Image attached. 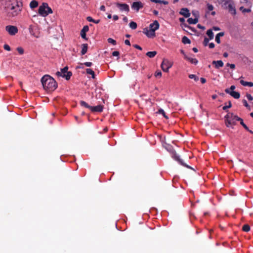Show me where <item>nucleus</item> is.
<instances>
[{
    "label": "nucleus",
    "mask_w": 253,
    "mask_h": 253,
    "mask_svg": "<svg viewBox=\"0 0 253 253\" xmlns=\"http://www.w3.org/2000/svg\"><path fill=\"white\" fill-rule=\"evenodd\" d=\"M0 3L1 10L8 17H15L22 10V0H0Z\"/></svg>",
    "instance_id": "nucleus-1"
},
{
    "label": "nucleus",
    "mask_w": 253,
    "mask_h": 253,
    "mask_svg": "<svg viewBox=\"0 0 253 253\" xmlns=\"http://www.w3.org/2000/svg\"><path fill=\"white\" fill-rule=\"evenodd\" d=\"M43 88L47 91H52L57 87L55 80L49 75H44L41 79Z\"/></svg>",
    "instance_id": "nucleus-2"
},
{
    "label": "nucleus",
    "mask_w": 253,
    "mask_h": 253,
    "mask_svg": "<svg viewBox=\"0 0 253 253\" xmlns=\"http://www.w3.org/2000/svg\"><path fill=\"white\" fill-rule=\"evenodd\" d=\"M219 4H221V6L228 10L232 15L236 14V10L235 9V4L232 0H217Z\"/></svg>",
    "instance_id": "nucleus-3"
},
{
    "label": "nucleus",
    "mask_w": 253,
    "mask_h": 253,
    "mask_svg": "<svg viewBox=\"0 0 253 253\" xmlns=\"http://www.w3.org/2000/svg\"><path fill=\"white\" fill-rule=\"evenodd\" d=\"M52 13V10L47 3L43 2L39 7L38 13L42 17H46Z\"/></svg>",
    "instance_id": "nucleus-4"
},
{
    "label": "nucleus",
    "mask_w": 253,
    "mask_h": 253,
    "mask_svg": "<svg viewBox=\"0 0 253 253\" xmlns=\"http://www.w3.org/2000/svg\"><path fill=\"white\" fill-rule=\"evenodd\" d=\"M165 141L163 144V146L165 149L171 154V157L174 158V152L173 150V146L170 144V142L173 143L174 140L169 136L165 137Z\"/></svg>",
    "instance_id": "nucleus-5"
},
{
    "label": "nucleus",
    "mask_w": 253,
    "mask_h": 253,
    "mask_svg": "<svg viewBox=\"0 0 253 253\" xmlns=\"http://www.w3.org/2000/svg\"><path fill=\"white\" fill-rule=\"evenodd\" d=\"M68 67L66 66L64 68L61 69L60 72H57L56 75L58 77L61 76L63 78H65L66 80H69L72 75V73L70 71L68 72Z\"/></svg>",
    "instance_id": "nucleus-6"
},
{
    "label": "nucleus",
    "mask_w": 253,
    "mask_h": 253,
    "mask_svg": "<svg viewBox=\"0 0 253 253\" xmlns=\"http://www.w3.org/2000/svg\"><path fill=\"white\" fill-rule=\"evenodd\" d=\"M172 65V62L169 61L168 59H165L163 60V61L161 64V67L164 72H167L168 71L169 69L171 67Z\"/></svg>",
    "instance_id": "nucleus-7"
},
{
    "label": "nucleus",
    "mask_w": 253,
    "mask_h": 253,
    "mask_svg": "<svg viewBox=\"0 0 253 253\" xmlns=\"http://www.w3.org/2000/svg\"><path fill=\"white\" fill-rule=\"evenodd\" d=\"M6 31L11 36L15 35L18 33V28L15 26L8 25L5 27Z\"/></svg>",
    "instance_id": "nucleus-8"
},
{
    "label": "nucleus",
    "mask_w": 253,
    "mask_h": 253,
    "mask_svg": "<svg viewBox=\"0 0 253 253\" xmlns=\"http://www.w3.org/2000/svg\"><path fill=\"white\" fill-rule=\"evenodd\" d=\"M232 116V113H228L225 117V123L226 124V126L229 127L230 125H236V122L232 121L231 118Z\"/></svg>",
    "instance_id": "nucleus-9"
},
{
    "label": "nucleus",
    "mask_w": 253,
    "mask_h": 253,
    "mask_svg": "<svg viewBox=\"0 0 253 253\" xmlns=\"http://www.w3.org/2000/svg\"><path fill=\"white\" fill-rule=\"evenodd\" d=\"M29 31L30 33V34L35 37V38H39L40 37V34L39 32L38 31L37 28L36 27L33 25H30L29 27Z\"/></svg>",
    "instance_id": "nucleus-10"
},
{
    "label": "nucleus",
    "mask_w": 253,
    "mask_h": 253,
    "mask_svg": "<svg viewBox=\"0 0 253 253\" xmlns=\"http://www.w3.org/2000/svg\"><path fill=\"white\" fill-rule=\"evenodd\" d=\"M117 6L119 8L121 11H125L127 12H128L129 11V8L128 4L126 3H121L119 2H117L116 3Z\"/></svg>",
    "instance_id": "nucleus-11"
},
{
    "label": "nucleus",
    "mask_w": 253,
    "mask_h": 253,
    "mask_svg": "<svg viewBox=\"0 0 253 253\" xmlns=\"http://www.w3.org/2000/svg\"><path fill=\"white\" fill-rule=\"evenodd\" d=\"M143 7V3L139 1H135L132 3L131 4V8L138 12L140 8H142Z\"/></svg>",
    "instance_id": "nucleus-12"
},
{
    "label": "nucleus",
    "mask_w": 253,
    "mask_h": 253,
    "mask_svg": "<svg viewBox=\"0 0 253 253\" xmlns=\"http://www.w3.org/2000/svg\"><path fill=\"white\" fill-rule=\"evenodd\" d=\"M104 108V106L102 105H98L96 106H91L90 107V110L92 112H102L103 111Z\"/></svg>",
    "instance_id": "nucleus-13"
},
{
    "label": "nucleus",
    "mask_w": 253,
    "mask_h": 253,
    "mask_svg": "<svg viewBox=\"0 0 253 253\" xmlns=\"http://www.w3.org/2000/svg\"><path fill=\"white\" fill-rule=\"evenodd\" d=\"M144 33L146 35L148 38H153L155 36V30H148L147 28L144 29Z\"/></svg>",
    "instance_id": "nucleus-14"
},
{
    "label": "nucleus",
    "mask_w": 253,
    "mask_h": 253,
    "mask_svg": "<svg viewBox=\"0 0 253 253\" xmlns=\"http://www.w3.org/2000/svg\"><path fill=\"white\" fill-rule=\"evenodd\" d=\"M225 91L227 93L230 94L232 96L234 97L236 99H238L240 98V93L238 92L234 91H230L229 88H227L225 89Z\"/></svg>",
    "instance_id": "nucleus-15"
},
{
    "label": "nucleus",
    "mask_w": 253,
    "mask_h": 253,
    "mask_svg": "<svg viewBox=\"0 0 253 253\" xmlns=\"http://www.w3.org/2000/svg\"><path fill=\"white\" fill-rule=\"evenodd\" d=\"M89 30V27L88 26H84L81 31V37L85 40H86V33Z\"/></svg>",
    "instance_id": "nucleus-16"
},
{
    "label": "nucleus",
    "mask_w": 253,
    "mask_h": 253,
    "mask_svg": "<svg viewBox=\"0 0 253 253\" xmlns=\"http://www.w3.org/2000/svg\"><path fill=\"white\" fill-rule=\"evenodd\" d=\"M174 158H175V160H176V161H177L179 164H180L181 165L188 168H189V169H192L194 170V169L190 167V166L187 165L183 161L182 159H181L179 157V156H177L175 153V156H174Z\"/></svg>",
    "instance_id": "nucleus-17"
},
{
    "label": "nucleus",
    "mask_w": 253,
    "mask_h": 253,
    "mask_svg": "<svg viewBox=\"0 0 253 253\" xmlns=\"http://www.w3.org/2000/svg\"><path fill=\"white\" fill-rule=\"evenodd\" d=\"M159 23L158 21L155 20L153 23L150 24L149 28L151 30H157L159 28Z\"/></svg>",
    "instance_id": "nucleus-18"
},
{
    "label": "nucleus",
    "mask_w": 253,
    "mask_h": 253,
    "mask_svg": "<svg viewBox=\"0 0 253 253\" xmlns=\"http://www.w3.org/2000/svg\"><path fill=\"white\" fill-rule=\"evenodd\" d=\"M180 14L186 17H189L190 13L187 8H182L180 11Z\"/></svg>",
    "instance_id": "nucleus-19"
},
{
    "label": "nucleus",
    "mask_w": 253,
    "mask_h": 253,
    "mask_svg": "<svg viewBox=\"0 0 253 253\" xmlns=\"http://www.w3.org/2000/svg\"><path fill=\"white\" fill-rule=\"evenodd\" d=\"M212 64L215 65V68H218L219 67H222L223 66V63L221 60L218 61H213Z\"/></svg>",
    "instance_id": "nucleus-20"
},
{
    "label": "nucleus",
    "mask_w": 253,
    "mask_h": 253,
    "mask_svg": "<svg viewBox=\"0 0 253 253\" xmlns=\"http://www.w3.org/2000/svg\"><path fill=\"white\" fill-rule=\"evenodd\" d=\"M38 2L36 0H33L30 3V7L31 9H33L38 6Z\"/></svg>",
    "instance_id": "nucleus-21"
},
{
    "label": "nucleus",
    "mask_w": 253,
    "mask_h": 253,
    "mask_svg": "<svg viewBox=\"0 0 253 253\" xmlns=\"http://www.w3.org/2000/svg\"><path fill=\"white\" fill-rule=\"evenodd\" d=\"M82 46V51H81V54H82V55H84L87 52V47H88L87 44L84 43V44H83Z\"/></svg>",
    "instance_id": "nucleus-22"
},
{
    "label": "nucleus",
    "mask_w": 253,
    "mask_h": 253,
    "mask_svg": "<svg viewBox=\"0 0 253 253\" xmlns=\"http://www.w3.org/2000/svg\"><path fill=\"white\" fill-rule=\"evenodd\" d=\"M240 83L241 84H242L244 86L248 85L251 87L253 86V83L245 82L244 80H241Z\"/></svg>",
    "instance_id": "nucleus-23"
},
{
    "label": "nucleus",
    "mask_w": 253,
    "mask_h": 253,
    "mask_svg": "<svg viewBox=\"0 0 253 253\" xmlns=\"http://www.w3.org/2000/svg\"><path fill=\"white\" fill-rule=\"evenodd\" d=\"M185 58L189 60L192 63L196 64L198 63V61L196 59L189 57L186 55H185Z\"/></svg>",
    "instance_id": "nucleus-24"
},
{
    "label": "nucleus",
    "mask_w": 253,
    "mask_h": 253,
    "mask_svg": "<svg viewBox=\"0 0 253 253\" xmlns=\"http://www.w3.org/2000/svg\"><path fill=\"white\" fill-rule=\"evenodd\" d=\"M157 52L155 51H149L146 53V55L150 58H153L156 54Z\"/></svg>",
    "instance_id": "nucleus-25"
},
{
    "label": "nucleus",
    "mask_w": 253,
    "mask_h": 253,
    "mask_svg": "<svg viewBox=\"0 0 253 253\" xmlns=\"http://www.w3.org/2000/svg\"><path fill=\"white\" fill-rule=\"evenodd\" d=\"M86 72L87 74L91 75L93 79L95 78V74L92 69L87 68L86 69Z\"/></svg>",
    "instance_id": "nucleus-26"
},
{
    "label": "nucleus",
    "mask_w": 253,
    "mask_h": 253,
    "mask_svg": "<svg viewBox=\"0 0 253 253\" xmlns=\"http://www.w3.org/2000/svg\"><path fill=\"white\" fill-rule=\"evenodd\" d=\"M86 20L89 22H92L94 23L98 24L100 22V20L99 19L94 20L91 17L88 16L86 17Z\"/></svg>",
    "instance_id": "nucleus-27"
},
{
    "label": "nucleus",
    "mask_w": 253,
    "mask_h": 253,
    "mask_svg": "<svg viewBox=\"0 0 253 253\" xmlns=\"http://www.w3.org/2000/svg\"><path fill=\"white\" fill-rule=\"evenodd\" d=\"M188 22L189 23V24H196L198 22V20L197 19V18H190L188 19L187 20Z\"/></svg>",
    "instance_id": "nucleus-28"
},
{
    "label": "nucleus",
    "mask_w": 253,
    "mask_h": 253,
    "mask_svg": "<svg viewBox=\"0 0 253 253\" xmlns=\"http://www.w3.org/2000/svg\"><path fill=\"white\" fill-rule=\"evenodd\" d=\"M182 27H183L184 30H185V31H186L187 32H189L188 30H191V31H193L194 32L196 31L193 29H192L191 27L185 24H183Z\"/></svg>",
    "instance_id": "nucleus-29"
},
{
    "label": "nucleus",
    "mask_w": 253,
    "mask_h": 253,
    "mask_svg": "<svg viewBox=\"0 0 253 253\" xmlns=\"http://www.w3.org/2000/svg\"><path fill=\"white\" fill-rule=\"evenodd\" d=\"M223 35L224 33L222 32L219 33L216 35L215 37V41L218 43L220 42V37L223 36Z\"/></svg>",
    "instance_id": "nucleus-30"
},
{
    "label": "nucleus",
    "mask_w": 253,
    "mask_h": 253,
    "mask_svg": "<svg viewBox=\"0 0 253 253\" xmlns=\"http://www.w3.org/2000/svg\"><path fill=\"white\" fill-rule=\"evenodd\" d=\"M80 105L84 107L85 108H88L90 110L91 106L89 105L86 102H85L84 101H80Z\"/></svg>",
    "instance_id": "nucleus-31"
},
{
    "label": "nucleus",
    "mask_w": 253,
    "mask_h": 253,
    "mask_svg": "<svg viewBox=\"0 0 253 253\" xmlns=\"http://www.w3.org/2000/svg\"><path fill=\"white\" fill-rule=\"evenodd\" d=\"M129 27L131 29H133V30H134V29H136V28H137V24H136V23L135 22H133V21L130 22L129 23Z\"/></svg>",
    "instance_id": "nucleus-32"
},
{
    "label": "nucleus",
    "mask_w": 253,
    "mask_h": 253,
    "mask_svg": "<svg viewBox=\"0 0 253 253\" xmlns=\"http://www.w3.org/2000/svg\"><path fill=\"white\" fill-rule=\"evenodd\" d=\"M207 34L211 40L213 38V33L211 30H209L207 32Z\"/></svg>",
    "instance_id": "nucleus-33"
},
{
    "label": "nucleus",
    "mask_w": 253,
    "mask_h": 253,
    "mask_svg": "<svg viewBox=\"0 0 253 253\" xmlns=\"http://www.w3.org/2000/svg\"><path fill=\"white\" fill-rule=\"evenodd\" d=\"M230 119H231V120H232V121L235 122L236 120L239 121V120H241V118L238 117L237 116L234 115L232 113V116Z\"/></svg>",
    "instance_id": "nucleus-34"
},
{
    "label": "nucleus",
    "mask_w": 253,
    "mask_h": 253,
    "mask_svg": "<svg viewBox=\"0 0 253 253\" xmlns=\"http://www.w3.org/2000/svg\"><path fill=\"white\" fill-rule=\"evenodd\" d=\"M155 77L156 78H161L162 76V72L160 70H157L154 74Z\"/></svg>",
    "instance_id": "nucleus-35"
},
{
    "label": "nucleus",
    "mask_w": 253,
    "mask_h": 253,
    "mask_svg": "<svg viewBox=\"0 0 253 253\" xmlns=\"http://www.w3.org/2000/svg\"><path fill=\"white\" fill-rule=\"evenodd\" d=\"M182 42L184 43H190V41L189 39H188L186 37H183L182 38Z\"/></svg>",
    "instance_id": "nucleus-36"
},
{
    "label": "nucleus",
    "mask_w": 253,
    "mask_h": 253,
    "mask_svg": "<svg viewBox=\"0 0 253 253\" xmlns=\"http://www.w3.org/2000/svg\"><path fill=\"white\" fill-rule=\"evenodd\" d=\"M192 13V15L194 16V18H197V19L198 20V18L199 17V14L198 11H193Z\"/></svg>",
    "instance_id": "nucleus-37"
},
{
    "label": "nucleus",
    "mask_w": 253,
    "mask_h": 253,
    "mask_svg": "<svg viewBox=\"0 0 253 253\" xmlns=\"http://www.w3.org/2000/svg\"><path fill=\"white\" fill-rule=\"evenodd\" d=\"M107 41L109 43H112L114 45H116L117 43L116 41L115 40L110 38L107 39Z\"/></svg>",
    "instance_id": "nucleus-38"
},
{
    "label": "nucleus",
    "mask_w": 253,
    "mask_h": 253,
    "mask_svg": "<svg viewBox=\"0 0 253 253\" xmlns=\"http://www.w3.org/2000/svg\"><path fill=\"white\" fill-rule=\"evenodd\" d=\"M240 10H241L242 11V12H243V13H245V12H250L251 11V9H250V8H248V9L244 8L242 6L240 8Z\"/></svg>",
    "instance_id": "nucleus-39"
},
{
    "label": "nucleus",
    "mask_w": 253,
    "mask_h": 253,
    "mask_svg": "<svg viewBox=\"0 0 253 253\" xmlns=\"http://www.w3.org/2000/svg\"><path fill=\"white\" fill-rule=\"evenodd\" d=\"M250 227L249 225H248L247 224L244 225L243 227V230L244 231L248 232L250 230Z\"/></svg>",
    "instance_id": "nucleus-40"
},
{
    "label": "nucleus",
    "mask_w": 253,
    "mask_h": 253,
    "mask_svg": "<svg viewBox=\"0 0 253 253\" xmlns=\"http://www.w3.org/2000/svg\"><path fill=\"white\" fill-rule=\"evenodd\" d=\"M17 50L19 52L20 54H23L24 53V49L21 47H18L17 48Z\"/></svg>",
    "instance_id": "nucleus-41"
},
{
    "label": "nucleus",
    "mask_w": 253,
    "mask_h": 253,
    "mask_svg": "<svg viewBox=\"0 0 253 253\" xmlns=\"http://www.w3.org/2000/svg\"><path fill=\"white\" fill-rule=\"evenodd\" d=\"M189 77L190 79H194L195 81H197L199 80L198 77L193 74L189 75Z\"/></svg>",
    "instance_id": "nucleus-42"
},
{
    "label": "nucleus",
    "mask_w": 253,
    "mask_h": 253,
    "mask_svg": "<svg viewBox=\"0 0 253 253\" xmlns=\"http://www.w3.org/2000/svg\"><path fill=\"white\" fill-rule=\"evenodd\" d=\"M207 8L208 11H212L214 7L210 3H207Z\"/></svg>",
    "instance_id": "nucleus-43"
},
{
    "label": "nucleus",
    "mask_w": 253,
    "mask_h": 253,
    "mask_svg": "<svg viewBox=\"0 0 253 253\" xmlns=\"http://www.w3.org/2000/svg\"><path fill=\"white\" fill-rule=\"evenodd\" d=\"M240 121V123L242 125V126L247 130H249L248 127L244 124L243 122V120L241 119V120H239Z\"/></svg>",
    "instance_id": "nucleus-44"
},
{
    "label": "nucleus",
    "mask_w": 253,
    "mask_h": 253,
    "mask_svg": "<svg viewBox=\"0 0 253 253\" xmlns=\"http://www.w3.org/2000/svg\"><path fill=\"white\" fill-rule=\"evenodd\" d=\"M158 113L162 114L166 118H168V117L165 114V111L163 109H160V110H159Z\"/></svg>",
    "instance_id": "nucleus-45"
},
{
    "label": "nucleus",
    "mask_w": 253,
    "mask_h": 253,
    "mask_svg": "<svg viewBox=\"0 0 253 253\" xmlns=\"http://www.w3.org/2000/svg\"><path fill=\"white\" fill-rule=\"evenodd\" d=\"M81 65H84L86 67H90L92 63L90 62H84V63H81L80 64Z\"/></svg>",
    "instance_id": "nucleus-46"
},
{
    "label": "nucleus",
    "mask_w": 253,
    "mask_h": 253,
    "mask_svg": "<svg viewBox=\"0 0 253 253\" xmlns=\"http://www.w3.org/2000/svg\"><path fill=\"white\" fill-rule=\"evenodd\" d=\"M119 55H120V53L118 51H115L112 52V55L113 56H118V59L119 58Z\"/></svg>",
    "instance_id": "nucleus-47"
},
{
    "label": "nucleus",
    "mask_w": 253,
    "mask_h": 253,
    "mask_svg": "<svg viewBox=\"0 0 253 253\" xmlns=\"http://www.w3.org/2000/svg\"><path fill=\"white\" fill-rule=\"evenodd\" d=\"M3 48L6 50H7V51H10V46L8 44H5L3 45Z\"/></svg>",
    "instance_id": "nucleus-48"
},
{
    "label": "nucleus",
    "mask_w": 253,
    "mask_h": 253,
    "mask_svg": "<svg viewBox=\"0 0 253 253\" xmlns=\"http://www.w3.org/2000/svg\"><path fill=\"white\" fill-rule=\"evenodd\" d=\"M228 103H229V105L228 106L226 105V106H224L223 107V110H225L227 108H230L231 107V102L229 101L228 102Z\"/></svg>",
    "instance_id": "nucleus-49"
},
{
    "label": "nucleus",
    "mask_w": 253,
    "mask_h": 253,
    "mask_svg": "<svg viewBox=\"0 0 253 253\" xmlns=\"http://www.w3.org/2000/svg\"><path fill=\"white\" fill-rule=\"evenodd\" d=\"M209 40L207 38H205L204 39V44L205 46H207L208 42H209Z\"/></svg>",
    "instance_id": "nucleus-50"
},
{
    "label": "nucleus",
    "mask_w": 253,
    "mask_h": 253,
    "mask_svg": "<svg viewBox=\"0 0 253 253\" xmlns=\"http://www.w3.org/2000/svg\"><path fill=\"white\" fill-rule=\"evenodd\" d=\"M133 46L134 48H136L137 49H139L140 50H141L142 49V48L139 45H137V44H133Z\"/></svg>",
    "instance_id": "nucleus-51"
},
{
    "label": "nucleus",
    "mask_w": 253,
    "mask_h": 253,
    "mask_svg": "<svg viewBox=\"0 0 253 253\" xmlns=\"http://www.w3.org/2000/svg\"><path fill=\"white\" fill-rule=\"evenodd\" d=\"M243 103H244V105H245L246 107H247V108H248L249 109H250V106L248 105V103H247V101H246V100H243Z\"/></svg>",
    "instance_id": "nucleus-52"
},
{
    "label": "nucleus",
    "mask_w": 253,
    "mask_h": 253,
    "mask_svg": "<svg viewBox=\"0 0 253 253\" xmlns=\"http://www.w3.org/2000/svg\"><path fill=\"white\" fill-rule=\"evenodd\" d=\"M247 97L248 99L250 100H252L253 99V97L251 96V94H247Z\"/></svg>",
    "instance_id": "nucleus-53"
},
{
    "label": "nucleus",
    "mask_w": 253,
    "mask_h": 253,
    "mask_svg": "<svg viewBox=\"0 0 253 253\" xmlns=\"http://www.w3.org/2000/svg\"><path fill=\"white\" fill-rule=\"evenodd\" d=\"M151 1L155 3H161V0H150Z\"/></svg>",
    "instance_id": "nucleus-54"
},
{
    "label": "nucleus",
    "mask_w": 253,
    "mask_h": 253,
    "mask_svg": "<svg viewBox=\"0 0 253 253\" xmlns=\"http://www.w3.org/2000/svg\"><path fill=\"white\" fill-rule=\"evenodd\" d=\"M125 43L126 44V45H130V42L129 40H126L125 41Z\"/></svg>",
    "instance_id": "nucleus-55"
},
{
    "label": "nucleus",
    "mask_w": 253,
    "mask_h": 253,
    "mask_svg": "<svg viewBox=\"0 0 253 253\" xmlns=\"http://www.w3.org/2000/svg\"><path fill=\"white\" fill-rule=\"evenodd\" d=\"M113 19H114L115 21H116V20H117L119 19V17H118V15H114L113 16Z\"/></svg>",
    "instance_id": "nucleus-56"
},
{
    "label": "nucleus",
    "mask_w": 253,
    "mask_h": 253,
    "mask_svg": "<svg viewBox=\"0 0 253 253\" xmlns=\"http://www.w3.org/2000/svg\"><path fill=\"white\" fill-rule=\"evenodd\" d=\"M100 9L101 11H105V7L104 5H101L100 7Z\"/></svg>",
    "instance_id": "nucleus-57"
},
{
    "label": "nucleus",
    "mask_w": 253,
    "mask_h": 253,
    "mask_svg": "<svg viewBox=\"0 0 253 253\" xmlns=\"http://www.w3.org/2000/svg\"><path fill=\"white\" fill-rule=\"evenodd\" d=\"M180 224L177 223V232H180Z\"/></svg>",
    "instance_id": "nucleus-58"
},
{
    "label": "nucleus",
    "mask_w": 253,
    "mask_h": 253,
    "mask_svg": "<svg viewBox=\"0 0 253 253\" xmlns=\"http://www.w3.org/2000/svg\"><path fill=\"white\" fill-rule=\"evenodd\" d=\"M123 21L125 22V23H127L128 22V19L126 17V16H125L124 18H123Z\"/></svg>",
    "instance_id": "nucleus-59"
},
{
    "label": "nucleus",
    "mask_w": 253,
    "mask_h": 253,
    "mask_svg": "<svg viewBox=\"0 0 253 253\" xmlns=\"http://www.w3.org/2000/svg\"><path fill=\"white\" fill-rule=\"evenodd\" d=\"M209 47L211 48H212L214 47V44L213 43H211L209 44Z\"/></svg>",
    "instance_id": "nucleus-60"
},
{
    "label": "nucleus",
    "mask_w": 253,
    "mask_h": 253,
    "mask_svg": "<svg viewBox=\"0 0 253 253\" xmlns=\"http://www.w3.org/2000/svg\"><path fill=\"white\" fill-rule=\"evenodd\" d=\"M201 81L202 83L204 84V83H206V79L205 78H201Z\"/></svg>",
    "instance_id": "nucleus-61"
},
{
    "label": "nucleus",
    "mask_w": 253,
    "mask_h": 253,
    "mask_svg": "<svg viewBox=\"0 0 253 253\" xmlns=\"http://www.w3.org/2000/svg\"><path fill=\"white\" fill-rule=\"evenodd\" d=\"M198 27L200 29H203V30H204L205 28L204 26L200 25V24H198Z\"/></svg>",
    "instance_id": "nucleus-62"
},
{
    "label": "nucleus",
    "mask_w": 253,
    "mask_h": 253,
    "mask_svg": "<svg viewBox=\"0 0 253 253\" xmlns=\"http://www.w3.org/2000/svg\"><path fill=\"white\" fill-rule=\"evenodd\" d=\"M153 12L154 14L155 15H157L159 14V12L157 10H153Z\"/></svg>",
    "instance_id": "nucleus-63"
},
{
    "label": "nucleus",
    "mask_w": 253,
    "mask_h": 253,
    "mask_svg": "<svg viewBox=\"0 0 253 253\" xmlns=\"http://www.w3.org/2000/svg\"><path fill=\"white\" fill-rule=\"evenodd\" d=\"M230 67L231 69H234L235 68V65L234 64H231V65H230Z\"/></svg>",
    "instance_id": "nucleus-64"
}]
</instances>
